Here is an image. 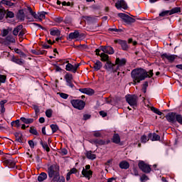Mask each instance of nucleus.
<instances>
[{
  "label": "nucleus",
  "instance_id": "1",
  "mask_svg": "<svg viewBox=\"0 0 182 182\" xmlns=\"http://www.w3.org/2000/svg\"><path fill=\"white\" fill-rule=\"evenodd\" d=\"M153 75H154L153 70H150L149 72H147V70L143 68L134 69L131 72V77H132L134 85L140 83V82L144 80L146 77H153Z\"/></svg>",
  "mask_w": 182,
  "mask_h": 182
},
{
  "label": "nucleus",
  "instance_id": "2",
  "mask_svg": "<svg viewBox=\"0 0 182 182\" xmlns=\"http://www.w3.org/2000/svg\"><path fill=\"white\" fill-rule=\"evenodd\" d=\"M47 173L49 178L52 179L53 182H65V178L60 176V166L55 163L47 166Z\"/></svg>",
  "mask_w": 182,
  "mask_h": 182
},
{
  "label": "nucleus",
  "instance_id": "3",
  "mask_svg": "<svg viewBox=\"0 0 182 182\" xmlns=\"http://www.w3.org/2000/svg\"><path fill=\"white\" fill-rule=\"evenodd\" d=\"M126 100L129 105L133 107L137 106V102H139V97L135 95H128L125 96Z\"/></svg>",
  "mask_w": 182,
  "mask_h": 182
},
{
  "label": "nucleus",
  "instance_id": "4",
  "mask_svg": "<svg viewBox=\"0 0 182 182\" xmlns=\"http://www.w3.org/2000/svg\"><path fill=\"white\" fill-rule=\"evenodd\" d=\"M70 103L75 109H77L78 110H83V109H85V106H86V103L82 100H72Z\"/></svg>",
  "mask_w": 182,
  "mask_h": 182
},
{
  "label": "nucleus",
  "instance_id": "5",
  "mask_svg": "<svg viewBox=\"0 0 182 182\" xmlns=\"http://www.w3.org/2000/svg\"><path fill=\"white\" fill-rule=\"evenodd\" d=\"M138 167L143 173L149 174L151 171V167L150 165L146 164L144 161H141L138 164Z\"/></svg>",
  "mask_w": 182,
  "mask_h": 182
},
{
  "label": "nucleus",
  "instance_id": "6",
  "mask_svg": "<svg viewBox=\"0 0 182 182\" xmlns=\"http://www.w3.org/2000/svg\"><path fill=\"white\" fill-rule=\"evenodd\" d=\"M118 16L125 22V23H127L128 25H130V23H134L136 22V19L133 18V17H130L129 15L124 14V13H119L118 14Z\"/></svg>",
  "mask_w": 182,
  "mask_h": 182
},
{
  "label": "nucleus",
  "instance_id": "7",
  "mask_svg": "<svg viewBox=\"0 0 182 182\" xmlns=\"http://www.w3.org/2000/svg\"><path fill=\"white\" fill-rule=\"evenodd\" d=\"M114 43H118V45H120L122 50L127 52L129 49H130V46H129L126 40L116 39L114 41Z\"/></svg>",
  "mask_w": 182,
  "mask_h": 182
},
{
  "label": "nucleus",
  "instance_id": "8",
  "mask_svg": "<svg viewBox=\"0 0 182 182\" xmlns=\"http://www.w3.org/2000/svg\"><path fill=\"white\" fill-rule=\"evenodd\" d=\"M105 69L107 70V72H113L115 73V72H117V68L116 67V64H114L112 63V61H107L105 66Z\"/></svg>",
  "mask_w": 182,
  "mask_h": 182
},
{
  "label": "nucleus",
  "instance_id": "9",
  "mask_svg": "<svg viewBox=\"0 0 182 182\" xmlns=\"http://www.w3.org/2000/svg\"><path fill=\"white\" fill-rule=\"evenodd\" d=\"M177 114H178L176 112H169L165 116V117L169 123L174 124V123H176Z\"/></svg>",
  "mask_w": 182,
  "mask_h": 182
},
{
  "label": "nucleus",
  "instance_id": "10",
  "mask_svg": "<svg viewBox=\"0 0 182 182\" xmlns=\"http://www.w3.org/2000/svg\"><path fill=\"white\" fill-rule=\"evenodd\" d=\"M100 49L104 53L108 55H113L114 53V49L110 46H101Z\"/></svg>",
  "mask_w": 182,
  "mask_h": 182
},
{
  "label": "nucleus",
  "instance_id": "11",
  "mask_svg": "<svg viewBox=\"0 0 182 182\" xmlns=\"http://www.w3.org/2000/svg\"><path fill=\"white\" fill-rule=\"evenodd\" d=\"M90 143H92V144H95V146H105V144H109V143H110V141H105L103 139H92L90 141Z\"/></svg>",
  "mask_w": 182,
  "mask_h": 182
},
{
  "label": "nucleus",
  "instance_id": "12",
  "mask_svg": "<svg viewBox=\"0 0 182 182\" xmlns=\"http://www.w3.org/2000/svg\"><path fill=\"white\" fill-rule=\"evenodd\" d=\"M127 60H126V58H117L115 60V66L117 68V70H119V69L120 68H122V66H124L127 63Z\"/></svg>",
  "mask_w": 182,
  "mask_h": 182
},
{
  "label": "nucleus",
  "instance_id": "13",
  "mask_svg": "<svg viewBox=\"0 0 182 182\" xmlns=\"http://www.w3.org/2000/svg\"><path fill=\"white\" fill-rule=\"evenodd\" d=\"M115 6L117 9H120L122 8V9H127V4L124 0H118L115 4Z\"/></svg>",
  "mask_w": 182,
  "mask_h": 182
},
{
  "label": "nucleus",
  "instance_id": "14",
  "mask_svg": "<svg viewBox=\"0 0 182 182\" xmlns=\"http://www.w3.org/2000/svg\"><path fill=\"white\" fill-rule=\"evenodd\" d=\"M60 63H62L63 65H65V63H68L65 65V70H68V72H73V65L71 63H69V60H59Z\"/></svg>",
  "mask_w": 182,
  "mask_h": 182
},
{
  "label": "nucleus",
  "instance_id": "15",
  "mask_svg": "<svg viewBox=\"0 0 182 182\" xmlns=\"http://www.w3.org/2000/svg\"><path fill=\"white\" fill-rule=\"evenodd\" d=\"M162 59H167L169 62L173 63L176 60V58H177V55H168L167 53H164L161 55Z\"/></svg>",
  "mask_w": 182,
  "mask_h": 182
},
{
  "label": "nucleus",
  "instance_id": "16",
  "mask_svg": "<svg viewBox=\"0 0 182 182\" xmlns=\"http://www.w3.org/2000/svg\"><path fill=\"white\" fill-rule=\"evenodd\" d=\"M4 164L6 166H8L9 168H14L16 164L15 161L14 159H6L4 161Z\"/></svg>",
  "mask_w": 182,
  "mask_h": 182
},
{
  "label": "nucleus",
  "instance_id": "17",
  "mask_svg": "<svg viewBox=\"0 0 182 182\" xmlns=\"http://www.w3.org/2000/svg\"><path fill=\"white\" fill-rule=\"evenodd\" d=\"M79 90L81 92V93H85L89 96H92V95L95 94V90L91 88H80Z\"/></svg>",
  "mask_w": 182,
  "mask_h": 182
},
{
  "label": "nucleus",
  "instance_id": "18",
  "mask_svg": "<svg viewBox=\"0 0 182 182\" xmlns=\"http://www.w3.org/2000/svg\"><path fill=\"white\" fill-rule=\"evenodd\" d=\"M103 66V63L100 62V60H97L95 63H94L93 65V69L95 72H97V70H100Z\"/></svg>",
  "mask_w": 182,
  "mask_h": 182
},
{
  "label": "nucleus",
  "instance_id": "19",
  "mask_svg": "<svg viewBox=\"0 0 182 182\" xmlns=\"http://www.w3.org/2000/svg\"><path fill=\"white\" fill-rule=\"evenodd\" d=\"M82 174L85 178H88V180H90V177L93 176V171L89 170H85V168L82 169Z\"/></svg>",
  "mask_w": 182,
  "mask_h": 182
},
{
  "label": "nucleus",
  "instance_id": "20",
  "mask_svg": "<svg viewBox=\"0 0 182 182\" xmlns=\"http://www.w3.org/2000/svg\"><path fill=\"white\" fill-rule=\"evenodd\" d=\"M14 136L16 137V141L23 143V135L22 134V132H15Z\"/></svg>",
  "mask_w": 182,
  "mask_h": 182
},
{
  "label": "nucleus",
  "instance_id": "21",
  "mask_svg": "<svg viewBox=\"0 0 182 182\" xmlns=\"http://www.w3.org/2000/svg\"><path fill=\"white\" fill-rule=\"evenodd\" d=\"M80 33L79 31L75 30L73 33H70L68 36L67 37V39H77L79 38Z\"/></svg>",
  "mask_w": 182,
  "mask_h": 182
},
{
  "label": "nucleus",
  "instance_id": "22",
  "mask_svg": "<svg viewBox=\"0 0 182 182\" xmlns=\"http://www.w3.org/2000/svg\"><path fill=\"white\" fill-rule=\"evenodd\" d=\"M16 18L19 21H25V12H23V9H21L18 11L16 14Z\"/></svg>",
  "mask_w": 182,
  "mask_h": 182
},
{
  "label": "nucleus",
  "instance_id": "23",
  "mask_svg": "<svg viewBox=\"0 0 182 182\" xmlns=\"http://www.w3.org/2000/svg\"><path fill=\"white\" fill-rule=\"evenodd\" d=\"M119 166L122 170H127V168L130 167V164H129L127 161H122L119 163Z\"/></svg>",
  "mask_w": 182,
  "mask_h": 182
},
{
  "label": "nucleus",
  "instance_id": "24",
  "mask_svg": "<svg viewBox=\"0 0 182 182\" xmlns=\"http://www.w3.org/2000/svg\"><path fill=\"white\" fill-rule=\"evenodd\" d=\"M48 13H46V11H41L40 13H38V14H36V18H34L38 19L40 22H42V21L45 19L46 15Z\"/></svg>",
  "mask_w": 182,
  "mask_h": 182
},
{
  "label": "nucleus",
  "instance_id": "25",
  "mask_svg": "<svg viewBox=\"0 0 182 182\" xmlns=\"http://www.w3.org/2000/svg\"><path fill=\"white\" fill-rule=\"evenodd\" d=\"M11 61L20 66H22L23 63H25V60H22V59H19L18 57L13 56L11 58Z\"/></svg>",
  "mask_w": 182,
  "mask_h": 182
},
{
  "label": "nucleus",
  "instance_id": "26",
  "mask_svg": "<svg viewBox=\"0 0 182 182\" xmlns=\"http://www.w3.org/2000/svg\"><path fill=\"white\" fill-rule=\"evenodd\" d=\"M149 139H150V140H151L152 141H156L157 140H160V136H159V134L154 133H149Z\"/></svg>",
  "mask_w": 182,
  "mask_h": 182
},
{
  "label": "nucleus",
  "instance_id": "27",
  "mask_svg": "<svg viewBox=\"0 0 182 182\" xmlns=\"http://www.w3.org/2000/svg\"><path fill=\"white\" fill-rule=\"evenodd\" d=\"M1 4H2V5H5L6 6H8L9 8H14V6H15L14 3H12L11 1H8V0H2L1 1Z\"/></svg>",
  "mask_w": 182,
  "mask_h": 182
},
{
  "label": "nucleus",
  "instance_id": "28",
  "mask_svg": "<svg viewBox=\"0 0 182 182\" xmlns=\"http://www.w3.org/2000/svg\"><path fill=\"white\" fill-rule=\"evenodd\" d=\"M47 178H48V174H46V173L45 172H43L40 173L39 176H38V181L39 182L45 181V180H46Z\"/></svg>",
  "mask_w": 182,
  "mask_h": 182
},
{
  "label": "nucleus",
  "instance_id": "29",
  "mask_svg": "<svg viewBox=\"0 0 182 182\" xmlns=\"http://www.w3.org/2000/svg\"><path fill=\"white\" fill-rule=\"evenodd\" d=\"M85 156L89 160H95L96 154H92V151H86Z\"/></svg>",
  "mask_w": 182,
  "mask_h": 182
},
{
  "label": "nucleus",
  "instance_id": "30",
  "mask_svg": "<svg viewBox=\"0 0 182 182\" xmlns=\"http://www.w3.org/2000/svg\"><path fill=\"white\" fill-rule=\"evenodd\" d=\"M112 143H114L115 144H119L120 143V136L119 134H114L112 136Z\"/></svg>",
  "mask_w": 182,
  "mask_h": 182
},
{
  "label": "nucleus",
  "instance_id": "31",
  "mask_svg": "<svg viewBox=\"0 0 182 182\" xmlns=\"http://www.w3.org/2000/svg\"><path fill=\"white\" fill-rule=\"evenodd\" d=\"M22 28H23V26L22 25L17 26L16 28H14L13 35H14V36H18V33L22 31Z\"/></svg>",
  "mask_w": 182,
  "mask_h": 182
},
{
  "label": "nucleus",
  "instance_id": "32",
  "mask_svg": "<svg viewBox=\"0 0 182 182\" xmlns=\"http://www.w3.org/2000/svg\"><path fill=\"white\" fill-rule=\"evenodd\" d=\"M50 34L52 36H59L60 35V31L58 28H51L50 30Z\"/></svg>",
  "mask_w": 182,
  "mask_h": 182
},
{
  "label": "nucleus",
  "instance_id": "33",
  "mask_svg": "<svg viewBox=\"0 0 182 182\" xmlns=\"http://www.w3.org/2000/svg\"><path fill=\"white\" fill-rule=\"evenodd\" d=\"M31 53H33V55H45V53H46V50H31Z\"/></svg>",
  "mask_w": 182,
  "mask_h": 182
},
{
  "label": "nucleus",
  "instance_id": "34",
  "mask_svg": "<svg viewBox=\"0 0 182 182\" xmlns=\"http://www.w3.org/2000/svg\"><path fill=\"white\" fill-rule=\"evenodd\" d=\"M41 145L42 146L43 149H44L45 151H47V153H49L50 151V148H49V145H48V143L43 142V141H40Z\"/></svg>",
  "mask_w": 182,
  "mask_h": 182
},
{
  "label": "nucleus",
  "instance_id": "35",
  "mask_svg": "<svg viewBox=\"0 0 182 182\" xmlns=\"http://www.w3.org/2000/svg\"><path fill=\"white\" fill-rule=\"evenodd\" d=\"M20 120H21V122H23V123H25L26 124H31L33 122V119L32 118L26 119L23 117H21Z\"/></svg>",
  "mask_w": 182,
  "mask_h": 182
},
{
  "label": "nucleus",
  "instance_id": "36",
  "mask_svg": "<svg viewBox=\"0 0 182 182\" xmlns=\"http://www.w3.org/2000/svg\"><path fill=\"white\" fill-rule=\"evenodd\" d=\"M100 58H101L102 62H109V55L107 54H106L105 53H102L100 54Z\"/></svg>",
  "mask_w": 182,
  "mask_h": 182
},
{
  "label": "nucleus",
  "instance_id": "37",
  "mask_svg": "<svg viewBox=\"0 0 182 182\" xmlns=\"http://www.w3.org/2000/svg\"><path fill=\"white\" fill-rule=\"evenodd\" d=\"M170 15H173V14H178V12H181V8L175 7L169 11Z\"/></svg>",
  "mask_w": 182,
  "mask_h": 182
},
{
  "label": "nucleus",
  "instance_id": "38",
  "mask_svg": "<svg viewBox=\"0 0 182 182\" xmlns=\"http://www.w3.org/2000/svg\"><path fill=\"white\" fill-rule=\"evenodd\" d=\"M65 79L66 80V82H70L72 80H73V75H72V74L67 73L65 75Z\"/></svg>",
  "mask_w": 182,
  "mask_h": 182
},
{
  "label": "nucleus",
  "instance_id": "39",
  "mask_svg": "<svg viewBox=\"0 0 182 182\" xmlns=\"http://www.w3.org/2000/svg\"><path fill=\"white\" fill-rule=\"evenodd\" d=\"M15 17V14L14 12L6 10V18L8 19V18H14Z\"/></svg>",
  "mask_w": 182,
  "mask_h": 182
},
{
  "label": "nucleus",
  "instance_id": "40",
  "mask_svg": "<svg viewBox=\"0 0 182 182\" xmlns=\"http://www.w3.org/2000/svg\"><path fill=\"white\" fill-rule=\"evenodd\" d=\"M16 53L20 55L21 58H26V54L19 49H15Z\"/></svg>",
  "mask_w": 182,
  "mask_h": 182
},
{
  "label": "nucleus",
  "instance_id": "41",
  "mask_svg": "<svg viewBox=\"0 0 182 182\" xmlns=\"http://www.w3.org/2000/svg\"><path fill=\"white\" fill-rule=\"evenodd\" d=\"M6 41L7 42H10L11 43H15V38H14V36L9 35L6 38Z\"/></svg>",
  "mask_w": 182,
  "mask_h": 182
},
{
  "label": "nucleus",
  "instance_id": "42",
  "mask_svg": "<svg viewBox=\"0 0 182 182\" xmlns=\"http://www.w3.org/2000/svg\"><path fill=\"white\" fill-rule=\"evenodd\" d=\"M50 129H52L53 133H56L59 130V127L57 124H51Z\"/></svg>",
  "mask_w": 182,
  "mask_h": 182
},
{
  "label": "nucleus",
  "instance_id": "43",
  "mask_svg": "<svg viewBox=\"0 0 182 182\" xmlns=\"http://www.w3.org/2000/svg\"><path fill=\"white\" fill-rule=\"evenodd\" d=\"M147 87H149V82L145 81L142 85V92H144V93H146Z\"/></svg>",
  "mask_w": 182,
  "mask_h": 182
},
{
  "label": "nucleus",
  "instance_id": "44",
  "mask_svg": "<svg viewBox=\"0 0 182 182\" xmlns=\"http://www.w3.org/2000/svg\"><path fill=\"white\" fill-rule=\"evenodd\" d=\"M150 139H149V135L148 137L146 135H143L141 136V143H147Z\"/></svg>",
  "mask_w": 182,
  "mask_h": 182
},
{
  "label": "nucleus",
  "instance_id": "45",
  "mask_svg": "<svg viewBox=\"0 0 182 182\" xmlns=\"http://www.w3.org/2000/svg\"><path fill=\"white\" fill-rule=\"evenodd\" d=\"M27 9L28 12L31 14V16H33L34 18H36V13L32 10V8L28 6Z\"/></svg>",
  "mask_w": 182,
  "mask_h": 182
},
{
  "label": "nucleus",
  "instance_id": "46",
  "mask_svg": "<svg viewBox=\"0 0 182 182\" xmlns=\"http://www.w3.org/2000/svg\"><path fill=\"white\" fill-rule=\"evenodd\" d=\"M53 113V111L52 109H47L46 111V116L48 118L52 117V114Z\"/></svg>",
  "mask_w": 182,
  "mask_h": 182
},
{
  "label": "nucleus",
  "instance_id": "47",
  "mask_svg": "<svg viewBox=\"0 0 182 182\" xmlns=\"http://www.w3.org/2000/svg\"><path fill=\"white\" fill-rule=\"evenodd\" d=\"M6 82V75L0 74V83H5Z\"/></svg>",
  "mask_w": 182,
  "mask_h": 182
},
{
  "label": "nucleus",
  "instance_id": "48",
  "mask_svg": "<svg viewBox=\"0 0 182 182\" xmlns=\"http://www.w3.org/2000/svg\"><path fill=\"white\" fill-rule=\"evenodd\" d=\"M19 119H16L15 121L11 122V125L14 126V124H16V127H20L21 124H19Z\"/></svg>",
  "mask_w": 182,
  "mask_h": 182
},
{
  "label": "nucleus",
  "instance_id": "49",
  "mask_svg": "<svg viewBox=\"0 0 182 182\" xmlns=\"http://www.w3.org/2000/svg\"><path fill=\"white\" fill-rule=\"evenodd\" d=\"M168 15H170V11L168 10L162 11L161 14H159V16H168Z\"/></svg>",
  "mask_w": 182,
  "mask_h": 182
},
{
  "label": "nucleus",
  "instance_id": "50",
  "mask_svg": "<svg viewBox=\"0 0 182 182\" xmlns=\"http://www.w3.org/2000/svg\"><path fill=\"white\" fill-rule=\"evenodd\" d=\"M178 122L179 124H182V115L178 114L176 116V122Z\"/></svg>",
  "mask_w": 182,
  "mask_h": 182
},
{
  "label": "nucleus",
  "instance_id": "51",
  "mask_svg": "<svg viewBox=\"0 0 182 182\" xmlns=\"http://www.w3.org/2000/svg\"><path fill=\"white\" fill-rule=\"evenodd\" d=\"M33 109L35 110L36 114H38L39 112H41V109H39V106L33 105Z\"/></svg>",
  "mask_w": 182,
  "mask_h": 182
},
{
  "label": "nucleus",
  "instance_id": "52",
  "mask_svg": "<svg viewBox=\"0 0 182 182\" xmlns=\"http://www.w3.org/2000/svg\"><path fill=\"white\" fill-rule=\"evenodd\" d=\"M29 132L34 136H38V131L32 127L30 128Z\"/></svg>",
  "mask_w": 182,
  "mask_h": 182
},
{
  "label": "nucleus",
  "instance_id": "53",
  "mask_svg": "<svg viewBox=\"0 0 182 182\" xmlns=\"http://www.w3.org/2000/svg\"><path fill=\"white\" fill-rule=\"evenodd\" d=\"M54 21L57 23H62V22H63V17H57L54 19Z\"/></svg>",
  "mask_w": 182,
  "mask_h": 182
},
{
  "label": "nucleus",
  "instance_id": "54",
  "mask_svg": "<svg viewBox=\"0 0 182 182\" xmlns=\"http://www.w3.org/2000/svg\"><path fill=\"white\" fill-rule=\"evenodd\" d=\"M79 66H80V63L75 64V65H73V73H76V72L77 71V69H78Z\"/></svg>",
  "mask_w": 182,
  "mask_h": 182
},
{
  "label": "nucleus",
  "instance_id": "55",
  "mask_svg": "<svg viewBox=\"0 0 182 182\" xmlns=\"http://www.w3.org/2000/svg\"><path fill=\"white\" fill-rule=\"evenodd\" d=\"M59 95L62 97V99H68L69 97V95L63 92H60Z\"/></svg>",
  "mask_w": 182,
  "mask_h": 182
},
{
  "label": "nucleus",
  "instance_id": "56",
  "mask_svg": "<svg viewBox=\"0 0 182 182\" xmlns=\"http://www.w3.org/2000/svg\"><path fill=\"white\" fill-rule=\"evenodd\" d=\"M90 117H92V115H91V114H85L83 115L82 120H89V119H90Z\"/></svg>",
  "mask_w": 182,
  "mask_h": 182
},
{
  "label": "nucleus",
  "instance_id": "57",
  "mask_svg": "<svg viewBox=\"0 0 182 182\" xmlns=\"http://www.w3.org/2000/svg\"><path fill=\"white\" fill-rule=\"evenodd\" d=\"M93 136L94 137H102V133H100L99 131H97L94 132Z\"/></svg>",
  "mask_w": 182,
  "mask_h": 182
},
{
  "label": "nucleus",
  "instance_id": "58",
  "mask_svg": "<svg viewBox=\"0 0 182 182\" xmlns=\"http://www.w3.org/2000/svg\"><path fill=\"white\" fill-rule=\"evenodd\" d=\"M149 177L146 174H143L141 177V181H147Z\"/></svg>",
  "mask_w": 182,
  "mask_h": 182
},
{
  "label": "nucleus",
  "instance_id": "59",
  "mask_svg": "<svg viewBox=\"0 0 182 182\" xmlns=\"http://www.w3.org/2000/svg\"><path fill=\"white\" fill-rule=\"evenodd\" d=\"M28 144L31 149H35V143L33 142V141L32 140L28 141Z\"/></svg>",
  "mask_w": 182,
  "mask_h": 182
},
{
  "label": "nucleus",
  "instance_id": "60",
  "mask_svg": "<svg viewBox=\"0 0 182 182\" xmlns=\"http://www.w3.org/2000/svg\"><path fill=\"white\" fill-rule=\"evenodd\" d=\"M60 154L63 155V156H66V154H68V150L66 149H62L60 150Z\"/></svg>",
  "mask_w": 182,
  "mask_h": 182
},
{
  "label": "nucleus",
  "instance_id": "61",
  "mask_svg": "<svg viewBox=\"0 0 182 182\" xmlns=\"http://www.w3.org/2000/svg\"><path fill=\"white\" fill-rule=\"evenodd\" d=\"M5 14H6V11H5L4 9H0V16L4 18Z\"/></svg>",
  "mask_w": 182,
  "mask_h": 182
},
{
  "label": "nucleus",
  "instance_id": "62",
  "mask_svg": "<svg viewBox=\"0 0 182 182\" xmlns=\"http://www.w3.org/2000/svg\"><path fill=\"white\" fill-rule=\"evenodd\" d=\"M9 33V31L6 30V29H4L3 30V33H2V36L4 38H5V36H7V35Z\"/></svg>",
  "mask_w": 182,
  "mask_h": 182
},
{
  "label": "nucleus",
  "instance_id": "63",
  "mask_svg": "<svg viewBox=\"0 0 182 182\" xmlns=\"http://www.w3.org/2000/svg\"><path fill=\"white\" fill-rule=\"evenodd\" d=\"M133 172H132V174L134 175V176H139V171H137V168H133Z\"/></svg>",
  "mask_w": 182,
  "mask_h": 182
},
{
  "label": "nucleus",
  "instance_id": "64",
  "mask_svg": "<svg viewBox=\"0 0 182 182\" xmlns=\"http://www.w3.org/2000/svg\"><path fill=\"white\" fill-rule=\"evenodd\" d=\"M23 35H25V30H21L18 33L19 38H23Z\"/></svg>",
  "mask_w": 182,
  "mask_h": 182
}]
</instances>
